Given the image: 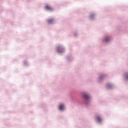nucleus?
Masks as SVG:
<instances>
[{"instance_id":"obj_9","label":"nucleus","mask_w":128,"mask_h":128,"mask_svg":"<svg viewBox=\"0 0 128 128\" xmlns=\"http://www.w3.org/2000/svg\"><path fill=\"white\" fill-rule=\"evenodd\" d=\"M100 80H102V76H100Z\"/></svg>"},{"instance_id":"obj_1","label":"nucleus","mask_w":128,"mask_h":128,"mask_svg":"<svg viewBox=\"0 0 128 128\" xmlns=\"http://www.w3.org/2000/svg\"><path fill=\"white\" fill-rule=\"evenodd\" d=\"M45 8L47 10H52V8L50 6H46Z\"/></svg>"},{"instance_id":"obj_3","label":"nucleus","mask_w":128,"mask_h":128,"mask_svg":"<svg viewBox=\"0 0 128 128\" xmlns=\"http://www.w3.org/2000/svg\"><path fill=\"white\" fill-rule=\"evenodd\" d=\"M58 52H64V50L63 48H62V47H60L58 49Z\"/></svg>"},{"instance_id":"obj_8","label":"nucleus","mask_w":128,"mask_h":128,"mask_svg":"<svg viewBox=\"0 0 128 128\" xmlns=\"http://www.w3.org/2000/svg\"><path fill=\"white\" fill-rule=\"evenodd\" d=\"M108 88H112V85L108 86Z\"/></svg>"},{"instance_id":"obj_4","label":"nucleus","mask_w":128,"mask_h":128,"mask_svg":"<svg viewBox=\"0 0 128 128\" xmlns=\"http://www.w3.org/2000/svg\"><path fill=\"white\" fill-rule=\"evenodd\" d=\"M96 120H97V122H102V118H100V116H98L96 118Z\"/></svg>"},{"instance_id":"obj_10","label":"nucleus","mask_w":128,"mask_h":128,"mask_svg":"<svg viewBox=\"0 0 128 128\" xmlns=\"http://www.w3.org/2000/svg\"><path fill=\"white\" fill-rule=\"evenodd\" d=\"M91 18H92V16H91Z\"/></svg>"},{"instance_id":"obj_7","label":"nucleus","mask_w":128,"mask_h":128,"mask_svg":"<svg viewBox=\"0 0 128 128\" xmlns=\"http://www.w3.org/2000/svg\"><path fill=\"white\" fill-rule=\"evenodd\" d=\"M110 40V37H107L104 39V42H108Z\"/></svg>"},{"instance_id":"obj_6","label":"nucleus","mask_w":128,"mask_h":128,"mask_svg":"<svg viewBox=\"0 0 128 128\" xmlns=\"http://www.w3.org/2000/svg\"><path fill=\"white\" fill-rule=\"evenodd\" d=\"M48 24H52V22H54V19H48Z\"/></svg>"},{"instance_id":"obj_2","label":"nucleus","mask_w":128,"mask_h":128,"mask_svg":"<svg viewBox=\"0 0 128 128\" xmlns=\"http://www.w3.org/2000/svg\"><path fill=\"white\" fill-rule=\"evenodd\" d=\"M83 96L86 100H89V98H90V96L86 94H84Z\"/></svg>"},{"instance_id":"obj_5","label":"nucleus","mask_w":128,"mask_h":128,"mask_svg":"<svg viewBox=\"0 0 128 128\" xmlns=\"http://www.w3.org/2000/svg\"><path fill=\"white\" fill-rule=\"evenodd\" d=\"M59 110H64V104H60L58 107Z\"/></svg>"}]
</instances>
